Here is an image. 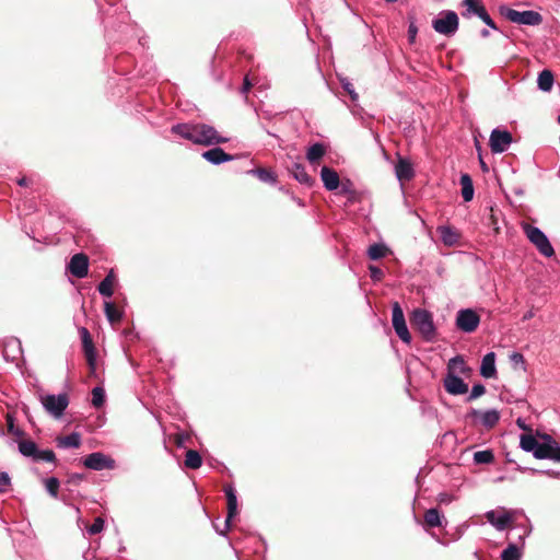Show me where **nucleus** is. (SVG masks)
<instances>
[{"mask_svg": "<svg viewBox=\"0 0 560 560\" xmlns=\"http://www.w3.org/2000/svg\"><path fill=\"white\" fill-rule=\"evenodd\" d=\"M514 529L518 530L517 539L509 542L506 548L501 553V560H521L523 549L525 546V538L530 534V527L515 526Z\"/></svg>", "mask_w": 560, "mask_h": 560, "instance_id": "obj_6", "label": "nucleus"}, {"mask_svg": "<svg viewBox=\"0 0 560 560\" xmlns=\"http://www.w3.org/2000/svg\"><path fill=\"white\" fill-rule=\"evenodd\" d=\"M410 323L425 341H433L435 339L436 328L432 314L429 311L423 308L413 310L410 315Z\"/></svg>", "mask_w": 560, "mask_h": 560, "instance_id": "obj_2", "label": "nucleus"}, {"mask_svg": "<svg viewBox=\"0 0 560 560\" xmlns=\"http://www.w3.org/2000/svg\"><path fill=\"white\" fill-rule=\"evenodd\" d=\"M202 464L200 454L195 450H189L186 453L185 466L190 469H198Z\"/></svg>", "mask_w": 560, "mask_h": 560, "instance_id": "obj_32", "label": "nucleus"}, {"mask_svg": "<svg viewBox=\"0 0 560 560\" xmlns=\"http://www.w3.org/2000/svg\"><path fill=\"white\" fill-rule=\"evenodd\" d=\"M44 408L55 418H60L69 405V399L66 394L46 395L42 398Z\"/></svg>", "mask_w": 560, "mask_h": 560, "instance_id": "obj_8", "label": "nucleus"}, {"mask_svg": "<svg viewBox=\"0 0 560 560\" xmlns=\"http://www.w3.org/2000/svg\"><path fill=\"white\" fill-rule=\"evenodd\" d=\"M511 142V132L498 128L491 131L489 144L493 153H502L506 151Z\"/></svg>", "mask_w": 560, "mask_h": 560, "instance_id": "obj_12", "label": "nucleus"}, {"mask_svg": "<svg viewBox=\"0 0 560 560\" xmlns=\"http://www.w3.org/2000/svg\"><path fill=\"white\" fill-rule=\"evenodd\" d=\"M250 88H252V83H250V81L248 80V78H247V77H245V79H244V83H243V86H242V89H241V93H242V94H244V95H246V94L248 93V91L250 90Z\"/></svg>", "mask_w": 560, "mask_h": 560, "instance_id": "obj_53", "label": "nucleus"}, {"mask_svg": "<svg viewBox=\"0 0 560 560\" xmlns=\"http://www.w3.org/2000/svg\"><path fill=\"white\" fill-rule=\"evenodd\" d=\"M8 430H9V432H11L12 434H15V435L22 434V431H20L19 429L15 428V425L13 423V419L10 416H8Z\"/></svg>", "mask_w": 560, "mask_h": 560, "instance_id": "obj_52", "label": "nucleus"}, {"mask_svg": "<svg viewBox=\"0 0 560 560\" xmlns=\"http://www.w3.org/2000/svg\"><path fill=\"white\" fill-rule=\"evenodd\" d=\"M494 460L492 451H478L474 454V462L476 464H491Z\"/></svg>", "mask_w": 560, "mask_h": 560, "instance_id": "obj_36", "label": "nucleus"}, {"mask_svg": "<svg viewBox=\"0 0 560 560\" xmlns=\"http://www.w3.org/2000/svg\"><path fill=\"white\" fill-rule=\"evenodd\" d=\"M480 324L479 315L471 308H464L457 312L456 327L463 332H474Z\"/></svg>", "mask_w": 560, "mask_h": 560, "instance_id": "obj_7", "label": "nucleus"}, {"mask_svg": "<svg viewBox=\"0 0 560 560\" xmlns=\"http://www.w3.org/2000/svg\"><path fill=\"white\" fill-rule=\"evenodd\" d=\"M480 34H481L482 37H488L489 36V31L488 30H482Z\"/></svg>", "mask_w": 560, "mask_h": 560, "instance_id": "obj_58", "label": "nucleus"}, {"mask_svg": "<svg viewBox=\"0 0 560 560\" xmlns=\"http://www.w3.org/2000/svg\"><path fill=\"white\" fill-rule=\"evenodd\" d=\"M105 521L102 517H96L92 525L86 528L89 535H96L104 529Z\"/></svg>", "mask_w": 560, "mask_h": 560, "instance_id": "obj_43", "label": "nucleus"}, {"mask_svg": "<svg viewBox=\"0 0 560 560\" xmlns=\"http://www.w3.org/2000/svg\"><path fill=\"white\" fill-rule=\"evenodd\" d=\"M520 445L523 451L533 453L536 457V452L540 446V443L533 435L523 434L521 435Z\"/></svg>", "mask_w": 560, "mask_h": 560, "instance_id": "obj_27", "label": "nucleus"}, {"mask_svg": "<svg viewBox=\"0 0 560 560\" xmlns=\"http://www.w3.org/2000/svg\"><path fill=\"white\" fill-rule=\"evenodd\" d=\"M250 173L256 175L261 182L276 183V175L266 168H256L250 171Z\"/></svg>", "mask_w": 560, "mask_h": 560, "instance_id": "obj_38", "label": "nucleus"}, {"mask_svg": "<svg viewBox=\"0 0 560 560\" xmlns=\"http://www.w3.org/2000/svg\"><path fill=\"white\" fill-rule=\"evenodd\" d=\"M81 445V435L72 432L63 438L58 439V446L63 448H78Z\"/></svg>", "mask_w": 560, "mask_h": 560, "instance_id": "obj_26", "label": "nucleus"}, {"mask_svg": "<svg viewBox=\"0 0 560 560\" xmlns=\"http://www.w3.org/2000/svg\"><path fill=\"white\" fill-rule=\"evenodd\" d=\"M320 178L324 187L329 191L336 190L339 187L340 179L338 173L328 166L322 167Z\"/></svg>", "mask_w": 560, "mask_h": 560, "instance_id": "obj_18", "label": "nucleus"}, {"mask_svg": "<svg viewBox=\"0 0 560 560\" xmlns=\"http://www.w3.org/2000/svg\"><path fill=\"white\" fill-rule=\"evenodd\" d=\"M369 270H370V277H371L372 280L381 281L383 279L384 272L378 267L370 266Z\"/></svg>", "mask_w": 560, "mask_h": 560, "instance_id": "obj_49", "label": "nucleus"}, {"mask_svg": "<svg viewBox=\"0 0 560 560\" xmlns=\"http://www.w3.org/2000/svg\"><path fill=\"white\" fill-rule=\"evenodd\" d=\"M202 158L213 165H219L224 162L234 160V156L228 154L220 147H215L202 153Z\"/></svg>", "mask_w": 560, "mask_h": 560, "instance_id": "obj_16", "label": "nucleus"}, {"mask_svg": "<svg viewBox=\"0 0 560 560\" xmlns=\"http://www.w3.org/2000/svg\"><path fill=\"white\" fill-rule=\"evenodd\" d=\"M443 522L446 523L445 517L440 513L436 508H432L424 513V523L428 527H441Z\"/></svg>", "mask_w": 560, "mask_h": 560, "instance_id": "obj_23", "label": "nucleus"}, {"mask_svg": "<svg viewBox=\"0 0 560 560\" xmlns=\"http://www.w3.org/2000/svg\"><path fill=\"white\" fill-rule=\"evenodd\" d=\"M538 459H552L560 463V445L550 436H546V442L540 443L536 452Z\"/></svg>", "mask_w": 560, "mask_h": 560, "instance_id": "obj_13", "label": "nucleus"}, {"mask_svg": "<svg viewBox=\"0 0 560 560\" xmlns=\"http://www.w3.org/2000/svg\"><path fill=\"white\" fill-rule=\"evenodd\" d=\"M104 308H105V315L108 319L109 323L112 324H116V323H119L122 315L121 313L116 308V306L114 305V303L112 302H105L104 304Z\"/></svg>", "mask_w": 560, "mask_h": 560, "instance_id": "obj_33", "label": "nucleus"}, {"mask_svg": "<svg viewBox=\"0 0 560 560\" xmlns=\"http://www.w3.org/2000/svg\"><path fill=\"white\" fill-rule=\"evenodd\" d=\"M480 374L486 378H491L497 375L494 352H489L482 358Z\"/></svg>", "mask_w": 560, "mask_h": 560, "instance_id": "obj_21", "label": "nucleus"}, {"mask_svg": "<svg viewBox=\"0 0 560 560\" xmlns=\"http://www.w3.org/2000/svg\"><path fill=\"white\" fill-rule=\"evenodd\" d=\"M115 281L114 271L110 270L108 275L101 281L97 287V290L101 295L105 298H110L114 294L113 284Z\"/></svg>", "mask_w": 560, "mask_h": 560, "instance_id": "obj_24", "label": "nucleus"}, {"mask_svg": "<svg viewBox=\"0 0 560 560\" xmlns=\"http://www.w3.org/2000/svg\"><path fill=\"white\" fill-rule=\"evenodd\" d=\"M486 392V388L482 384H475L470 390V394L467 398L468 401H471L480 396H482Z\"/></svg>", "mask_w": 560, "mask_h": 560, "instance_id": "obj_46", "label": "nucleus"}, {"mask_svg": "<svg viewBox=\"0 0 560 560\" xmlns=\"http://www.w3.org/2000/svg\"><path fill=\"white\" fill-rule=\"evenodd\" d=\"M444 387L452 395H462L468 392V385L455 373L448 372L444 380Z\"/></svg>", "mask_w": 560, "mask_h": 560, "instance_id": "obj_15", "label": "nucleus"}, {"mask_svg": "<svg viewBox=\"0 0 560 560\" xmlns=\"http://www.w3.org/2000/svg\"><path fill=\"white\" fill-rule=\"evenodd\" d=\"M37 451L38 447L33 441L24 440L19 442V452L25 457H32L34 459Z\"/></svg>", "mask_w": 560, "mask_h": 560, "instance_id": "obj_30", "label": "nucleus"}, {"mask_svg": "<svg viewBox=\"0 0 560 560\" xmlns=\"http://www.w3.org/2000/svg\"><path fill=\"white\" fill-rule=\"evenodd\" d=\"M289 171L299 183L307 186L312 185L313 178L307 174L304 165L300 163H293Z\"/></svg>", "mask_w": 560, "mask_h": 560, "instance_id": "obj_22", "label": "nucleus"}, {"mask_svg": "<svg viewBox=\"0 0 560 560\" xmlns=\"http://www.w3.org/2000/svg\"><path fill=\"white\" fill-rule=\"evenodd\" d=\"M388 249L384 244H373L368 249V256L372 260H376L386 256Z\"/></svg>", "mask_w": 560, "mask_h": 560, "instance_id": "obj_34", "label": "nucleus"}, {"mask_svg": "<svg viewBox=\"0 0 560 560\" xmlns=\"http://www.w3.org/2000/svg\"><path fill=\"white\" fill-rule=\"evenodd\" d=\"M438 500L440 503H446L451 501V498L446 493H440Z\"/></svg>", "mask_w": 560, "mask_h": 560, "instance_id": "obj_54", "label": "nucleus"}, {"mask_svg": "<svg viewBox=\"0 0 560 560\" xmlns=\"http://www.w3.org/2000/svg\"><path fill=\"white\" fill-rule=\"evenodd\" d=\"M225 495L228 500V515L225 520V527L230 528L231 520L237 514V498L235 489L232 486L225 488Z\"/></svg>", "mask_w": 560, "mask_h": 560, "instance_id": "obj_19", "label": "nucleus"}, {"mask_svg": "<svg viewBox=\"0 0 560 560\" xmlns=\"http://www.w3.org/2000/svg\"><path fill=\"white\" fill-rule=\"evenodd\" d=\"M340 82H341L343 90L347 91L348 94L350 95L351 100L353 102H357L359 96H358V93L354 91L352 83L349 82L347 79H341Z\"/></svg>", "mask_w": 560, "mask_h": 560, "instance_id": "obj_45", "label": "nucleus"}, {"mask_svg": "<svg viewBox=\"0 0 560 560\" xmlns=\"http://www.w3.org/2000/svg\"><path fill=\"white\" fill-rule=\"evenodd\" d=\"M462 196L465 201H470L474 198V185L471 177L468 174L460 176Z\"/></svg>", "mask_w": 560, "mask_h": 560, "instance_id": "obj_25", "label": "nucleus"}, {"mask_svg": "<svg viewBox=\"0 0 560 560\" xmlns=\"http://www.w3.org/2000/svg\"><path fill=\"white\" fill-rule=\"evenodd\" d=\"M458 16L456 12L451 10L442 11L432 22V27L439 34L452 36L458 30Z\"/></svg>", "mask_w": 560, "mask_h": 560, "instance_id": "obj_5", "label": "nucleus"}, {"mask_svg": "<svg viewBox=\"0 0 560 560\" xmlns=\"http://www.w3.org/2000/svg\"><path fill=\"white\" fill-rule=\"evenodd\" d=\"M535 315L534 311L533 310H529L527 311L524 315H523V318L522 320L523 322H526V320H529L530 318H533Z\"/></svg>", "mask_w": 560, "mask_h": 560, "instance_id": "obj_55", "label": "nucleus"}, {"mask_svg": "<svg viewBox=\"0 0 560 560\" xmlns=\"http://www.w3.org/2000/svg\"><path fill=\"white\" fill-rule=\"evenodd\" d=\"M523 230L529 242L535 245L542 256L549 258L555 255L551 243L539 228L526 223L523 225Z\"/></svg>", "mask_w": 560, "mask_h": 560, "instance_id": "obj_3", "label": "nucleus"}, {"mask_svg": "<svg viewBox=\"0 0 560 560\" xmlns=\"http://www.w3.org/2000/svg\"><path fill=\"white\" fill-rule=\"evenodd\" d=\"M18 184L20 186H26L27 185V178L26 177H22L18 180Z\"/></svg>", "mask_w": 560, "mask_h": 560, "instance_id": "obj_57", "label": "nucleus"}, {"mask_svg": "<svg viewBox=\"0 0 560 560\" xmlns=\"http://www.w3.org/2000/svg\"><path fill=\"white\" fill-rule=\"evenodd\" d=\"M463 5L466 8V11L463 12V16L469 18L471 15H477L480 8H485L481 3V0H463Z\"/></svg>", "mask_w": 560, "mask_h": 560, "instance_id": "obj_31", "label": "nucleus"}, {"mask_svg": "<svg viewBox=\"0 0 560 560\" xmlns=\"http://www.w3.org/2000/svg\"><path fill=\"white\" fill-rule=\"evenodd\" d=\"M438 233L440 235L441 241L446 246H454L458 243L459 233L457 230L450 225H441L438 228Z\"/></svg>", "mask_w": 560, "mask_h": 560, "instance_id": "obj_20", "label": "nucleus"}, {"mask_svg": "<svg viewBox=\"0 0 560 560\" xmlns=\"http://www.w3.org/2000/svg\"><path fill=\"white\" fill-rule=\"evenodd\" d=\"M409 33H410L411 37H413V36H415V34H416V28L410 27V28H409Z\"/></svg>", "mask_w": 560, "mask_h": 560, "instance_id": "obj_60", "label": "nucleus"}, {"mask_svg": "<svg viewBox=\"0 0 560 560\" xmlns=\"http://www.w3.org/2000/svg\"><path fill=\"white\" fill-rule=\"evenodd\" d=\"M11 485V478L8 472L0 471V486L9 487Z\"/></svg>", "mask_w": 560, "mask_h": 560, "instance_id": "obj_51", "label": "nucleus"}, {"mask_svg": "<svg viewBox=\"0 0 560 560\" xmlns=\"http://www.w3.org/2000/svg\"><path fill=\"white\" fill-rule=\"evenodd\" d=\"M537 83H538V88L541 91H545V92L550 91L551 88H552V84H553V74H552V72L550 70H542L538 74Z\"/></svg>", "mask_w": 560, "mask_h": 560, "instance_id": "obj_28", "label": "nucleus"}, {"mask_svg": "<svg viewBox=\"0 0 560 560\" xmlns=\"http://www.w3.org/2000/svg\"><path fill=\"white\" fill-rule=\"evenodd\" d=\"M448 372H459V373H465L466 371V365H465V361L464 359L460 357V355H456L454 358H452L448 362Z\"/></svg>", "mask_w": 560, "mask_h": 560, "instance_id": "obj_37", "label": "nucleus"}, {"mask_svg": "<svg viewBox=\"0 0 560 560\" xmlns=\"http://www.w3.org/2000/svg\"><path fill=\"white\" fill-rule=\"evenodd\" d=\"M516 423H517V425H518L521 429H523V430H526V429H527V427H526V424H525L524 420H522V419H520V418H518V419H517V421H516Z\"/></svg>", "mask_w": 560, "mask_h": 560, "instance_id": "obj_56", "label": "nucleus"}, {"mask_svg": "<svg viewBox=\"0 0 560 560\" xmlns=\"http://www.w3.org/2000/svg\"><path fill=\"white\" fill-rule=\"evenodd\" d=\"M515 511L491 510L486 512L487 521L498 530H504L514 520Z\"/></svg>", "mask_w": 560, "mask_h": 560, "instance_id": "obj_9", "label": "nucleus"}, {"mask_svg": "<svg viewBox=\"0 0 560 560\" xmlns=\"http://www.w3.org/2000/svg\"><path fill=\"white\" fill-rule=\"evenodd\" d=\"M70 273L79 279L88 276L89 259L84 254H75L71 257L68 265Z\"/></svg>", "mask_w": 560, "mask_h": 560, "instance_id": "obj_14", "label": "nucleus"}, {"mask_svg": "<svg viewBox=\"0 0 560 560\" xmlns=\"http://www.w3.org/2000/svg\"><path fill=\"white\" fill-rule=\"evenodd\" d=\"M478 18L482 20V22L488 25L492 30H498L494 21L491 19V16L488 14L486 8H480L478 12Z\"/></svg>", "mask_w": 560, "mask_h": 560, "instance_id": "obj_44", "label": "nucleus"}, {"mask_svg": "<svg viewBox=\"0 0 560 560\" xmlns=\"http://www.w3.org/2000/svg\"><path fill=\"white\" fill-rule=\"evenodd\" d=\"M558 122L560 124V116L558 117Z\"/></svg>", "mask_w": 560, "mask_h": 560, "instance_id": "obj_63", "label": "nucleus"}, {"mask_svg": "<svg viewBox=\"0 0 560 560\" xmlns=\"http://www.w3.org/2000/svg\"><path fill=\"white\" fill-rule=\"evenodd\" d=\"M171 131L195 144L205 147L226 143L229 141V138L221 136L214 127L201 122L177 124L171 128Z\"/></svg>", "mask_w": 560, "mask_h": 560, "instance_id": "obj_1", "label": "nucleus"}, {"mask_svg": "<svg viewBox=\"0 0 560 560\" xmlns=\"http://www.w3.org/2000/svg\"><path fill=\"white\" fill-rule=\"evenodd\" d=\"M467 418L471 419L475 423H479L487 429H491L499 422L500 412L497 409H489L486 411L471 409L467 413Z\"/></svg>", "mask_w": 560, "mask_h": 560, "instance_id": "obj_10", "label": "nucleus"}, {"mask_svg": "<svg viewBox=\"0 0 560 560\" xmlns=\"http://www.w3.org/2000/svg\"><path fill=\"white\" fill-rule=\"evenodd\" d=\"M406 323L405 315L401 306L398 302H395L392 307V324L393 327L397 325H402Z\"/></svg>", "mask_w": 560, "mask_h": 560, "instance_id": "obj_35", "label": "nucleus"}, {"mask_svg": "<svg viewBox=\"0 0 560 560\" xmlns=\"http://www.w3.org/2000/svg\"><path fill=\"white\" fill-rule=\"evenodd\" d=\"M3 491H4V489L0 488V492H3Z\"/></svg>", "mask_w": 560, "mask_h": 560, "instance_id": "obj_62", "label": "nucleus"}, {"mask_svg": "<svg viewBox=\"0 0 560 560\" xmlns=\"http://www.w3.org/2000/svg\"><path fill=\"white\" fill-rule=\"evenodd\" d=\"M34 460L54 463L56 460V455L51 450H38L36 456L34 457Z\"/></svg>", "mask_w": 560, "mask_h": 560, "instance_id": "obj_42", "label": "nucleus"}, {"mask_svg": "<svg viewBox=\"0 0 560 560\" xmlns=\"http://www.w3.org/2000/svg\"><path fill=\"white\" fill-rule=\"evenodd\" d=\"M500 13L509 21L521 25L535 26L542 22L541 14L533 10L516 11L514 9L502 5L500 7Z\"/></svg>", "mask_w": 560, "mask_h": 560, "instance_id": "obj_4", "label": "nucleus"}, {"mask_svg": "<svg viewBox=\"0 0 560 560\" xmlns=\"http://www.w3.org/2000/svg\"><path fill=\"white\" fill-rule=\"evenodd\" d=\"M84 351H85V354H86V360H88V363L91 368L92 371L95 370V352H94V348H93V345L91 346V348H84Z\"/></svg>", "mask_w": 560, "mask_h": 560, "instance_id": "obj_48", "label": "nucleus"}, {"mask_svg": "<svg viewBox=\"0 0 560 560\" xmlns=\"http://www.w3.org/2000/svg\"><path fill=\"white\" fill-rule=\"evenodd\" d=\"M83 464L86 468L97 471L115 467V460L101 452H94L84 457Z\"/></svg>", "mask_w": 560, "mask_h": 560, "instance_id": "obj_11", "label": "nucleus"}, {"mask_svg": "<svg viewBox=\"0 0 560 560\" xmlns=\"http://www.w3.org/2000/svg\"><path fill=\"white\" fill-rule=\"evenodd\" d=\"M395 174L399 182H408L413 178L415 171L410 161L400 158L395 166Z\"/></svg>", "mask_w": 560, "mask_h": 560, "instance_id": "obj_17", "label": "nucleus"}, {"mask_svg": "<svg viewBox=\"0 0 560 560\" xmlns=\"http://www.w3.org/2000/svg\"><path fill=\"white\" fill-rule=\"evenodd\" d=\"M59 486L60 482L56 477L45 479V488L52 498H57Z\"/></svg>", "mask_w": 560, "mask_h": 560, "instance_id": "obj_40", "label": "nucleus"}, {"mask_svg": "<svg viewBox=\"0 0 560 560\" xmlns=\"http://www.w3.org/2000/svg\"><path fill=\"white\" fill-rule=\"evenodd\" d=\"M510 361L515 366H521L525 370V359L524 355L520 352H512L510 354Z\"/></svg>", "mask_w": 560, "mask_h": 560, "instance_id": "obj_47", "label": "nucleus"}, {"mask_svg": "<svg viewBox=\"0 0 560 560\" xmlns=\"http://www.w3.org/2000/svg\"><path fill=\"white\" fill-rule=\"evenodd\" d=\"M396 335L400 338V340L407 345L411 342V335L408 330L407 324L397 325L394 327Z\"/></svg>", "mask_w": 560, "mask_h": 560, "instance_id": "obj_41", "label": "nucleus"}, {"mask_svg": "<svg viewBox=\"0 0 560 560\" xmlns=\"http://www.w3.org/2000/svg\"><path fill=\"white\" fill-rule=\"evenodd\" d=\"M480 164H481V167L483 171H488V167L486 165V163L482 161V159L480 158Z\"/></svg>", "mask_w": 560, "mask_h": 560, "instance_id": "obj_59", "label": "nucleus"}, {"mask_svg": "<svg viewBox=\"0 0 560 560\" xmlns=\"http://www.w3.org/2000/svg\"><path fill=\"white\" fill-rule=\"evenodd\" d=\"M388 3L396 2L397 0H386Z\"/></svg>", "mask_w": 560, "mask_h": 560, "instance_id": "obj_61", "label": "nucleus"}, {"mask_svg": "<svg viewBox=\"0 0 560 560\" xmlns=\"http://www.w3.org/2000/svg\"><path fill=\"white\" fill-rule=\"evenodd\" d=\"M80 335L82 337L83 347L84 348H88V347L91 348L92 341H91V337H90L89 330L85 327H82V328H80Z\"/></svg>", "mask_w": 560, "mask_h": 560, "instance_id": "obj_50", "label": "nucleus"}, {"mask_svg": "<svg viewBox=\"0 0 560 560\" xmlns=\"http://www.w3.org/2000/svg\"><path fill=\"white\" fill-rule=\"evenodd\" d=\"M105 401V390L96 386L92 389V404L95 408H100L104 405Z\"/></svg>", "mask_w": 560, "mask_h": 560, "instance_id": "obj_39", "label": "nucleus"}, {"mask_svg": "<svg viewBox=\"0 0 560 560\" xmlns=\"http://www.w3.org/2000/svg\"><path fill=\"white\" fill-rule=\"evenodd\" d=\"M325 147L322 143H314L312 144L306 153V158L310 163H316L318 162L325 154Z\"/></svg>", "mask_w": 560, "mask_h": 560, "instance_id": "obj_29", "label": "nucleus"}]
</instances>
